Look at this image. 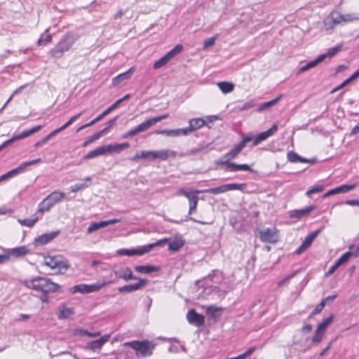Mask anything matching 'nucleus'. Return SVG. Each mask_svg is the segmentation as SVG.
Returning a JSON list of instances; mask_svg holds the SVG:
<instances>
[{
    "label": "nucleus",
    "mask_w": 359,
    "mask_h": 359,
    "mask_svg": "<svg viewBox=\"0 0 359 359\" xmlns=\"http://www.w3.org/2000/svg\"><path fill=\"white\" fill-rule=\"evenodd\" d=\"M229 168L228 171H230V172H237V171H240V170H245V171H250V172L252 171V170L251 169L250 165H248V164H237L236 163L231 161L230 163H229Z\"/></svg>",
    "instance_id": "obj_29"
},
{
    "label": "nucleus",
    "mask_w": 359,
    "mask_h": 359,
    "mask_svg": "<svg viewBox=\"0 0 359 359\" xmlns=\"http://www.w3.org/2000/svg\"><path fill=\"white\" fill-rule=\"evenodd\" d=\"M183 49V46L181 44L176 45L172 49L168 51L165 55L170 60L175 55L180 53Z\"/></svg>",
    "instance_id": "obj_48"
},
{
    "label": "nucleus",
    "mask_w": 359,
    "mask_h": 359,
    "mask_svg": "<svg viewBox=\"0 0 359 359\" xmlns=\"http://www.w3.org/2000/svg\"><path fill=\"white\" fill-rule=\"evenodd\" d=\"M206 313L212 318H217L219 316L220 309L213 305L208 306L206 307Z\"/></svg>",
    "instance_id": "obj_46"
},
{
    "label": "nucleus",
    "mask_w": 359,
    "mask_h": 359,
    "mask_svg": "<svg viewBox=\"0 0 359 359\" xmlns=\"http://www.w3.org/2000/svg\"><path fill=\"white\" fill-rule=\"evenodd\" d=\"M323 332L318 331V329L316 330V333L312 338L313 343H319L323 338Z\"/></svg>",
    "instance_id": "obj_58"
},
{
    "label": "nucleus",
    "mask_w": 359,
    "mask_h": 359,
    "mask_svg": "<svg viewBox=\"0 0 359 359\" xmlns=\"http://www.w3.org/2000/svg\"><path fill=\"white\" fill-rule=\"evenodd\" d=\"M106 154H107V152L106 147L104 145V146L97 147V148L89 151L86 155H85L83 156V159L84 160L91 159V158H96L101 155H104Z\"/></svg>",
    "instance_id": "obj_22"
},
{
    "label": "nucleus",
    "mask_w": 359,
    "mask_h": 359,
    "mask_svg": "<svg viewBox=\"0 0 359 359\" xmlns=\"http://www.w3.org/2000/svg\"><path fill=\"white\" fill-rule=\"evenodd\" d=\"M59 233L60 231L43 233L35 238L34 245L36 246H43L56 238Z\"/></svg>",
    "instance_id": "obj_12"
},
{
    "label": "nucleus",
    "mask_w": 359,
    "mask_h": 359,
    "mask_svg": "<svg viewBox=\"0 0 359 359\" xmlns=\"http://www.w3.org/2000/svg\"><path fill=\"white\" fill-rule=\"evenodd\" d=\"M170 61L169 58L165 55L162 57H161L159 60H156L154 64V68L155 69H158L163 67L165 65H166Z\"/></svg>",
    "instance_id": "obj_51"
},
{
    "label": "nucleus",
    "mask_w": 359,
    "mask_h": 359,
    "mask_svg": "<svg viewBox=\"0 0 359 359\" xmlns=\"http://www.w3.org/2000/svg\"><path fill=\"white\" fill-rule=\"evenodd\" d=\"M217 86L223 93H229L234 89V85L231 82L221 81L217 83Z\"/></svg>",
    "instance_id": "obj_34"
},
{
    "label": "nucleus",
    "mask_w": 359,
    "mask_h": 359,
    "mask_svg": "<svg viewBox=\"0 0 359 359\" xmlns=\"http://www.w3.org/2000/svg\"><path fill=\"white\" fill-rule=\"evenodd\" d=\"M31 289L41 292L43 294L54 293L59 291L60 285L53 282L50 278L37 276L25 282Z\"/></svg>",
    "instance_id": "obj_1"
},
{
    "label": "nucleus",
    "mask_w": 359,
    "mask_h": 359,
    "mask_svg": "<svg viewBox=\"0 0 359 359\" xmlns=\"http://www.w3.org/2000/svg\"><path fill=\"white\" fill-rule=\"evenodd\" d=\"M134 71L135 67H132L128 71L119 74L118 75L112 79V84L114 86H118L125 83L126 81L130 79L133 74L134 73Z\"/></svg>",
    "instance_id": "obj_17"
},
{
    "label": "nucleus",
    "mask_w": 359,
    "mask_h": 359,
    "mask_svg": "<svg viewBox=\"0 0 359 359\" xmlns=\"http://www.w3.org/2000/svg\"><path fill=\"white\" fill-rule=\"evenodd\" d=\"M75 42L72 35H66L59 43L49 51V55L55 58L61 57L65 52L68 51Z\"/></svg>",
    "instance_id": "obj_5"
},
{
    "label": "nucleus",
    "mask_w": 359,
    "mask_h": 359,
    "mask_svg": "<svg viewBox=\"0 0 359 359\" xmlns=\"http://www.w3.org/2000/svg\"><path fill=\"white\" fill-rule=\"evenodd\" d=\"M282 97V95H278L277 97L270 100V101H268V102H264V103H262L258 109H257V111H264L272 106H273L274 104H276L280 100V98Z\"/></svg>",
    "instance_id": "obj_38"
},
{
    "label": "nucleus",
    "mask_w": 359,
    "mask_h": 359,
    "mask_svg": "<svg viewBox=\"0 0 359 359\" xmlns=\"http://www.w3.org/2000/svg\"><path fill=\"white\" fill-rule=\"evenodd\" d=\"M123 345L135 350L137 352V354L140 353L142 356L151 355L152 354L153 349L155 348V345L149 341L135 340L125 342Z\"/></svg>",
    "instance_id": "obj_6"
},
{
    "label": "nucleus",
    "mask_w": 359,
    "mask_h": 359,
    "mask_svg": "<svg viewBox=\"0 0 359 359\" xmlns=\"http://www.w3.org/2000/svg\"><path fill=\"white\" fill-rule=\"evenodd\" d=\"M98 229H100V228L97 224L96 222L92 223L87 229V233L90 234Z\"/></svg>",
    "instance_id": "obj_64"
},
{
    "label": "nucleus",
    "mask_w": 359,
    "mask_h": 359,
    "mask_svg": "<svg viewBox=\"0 0 359 359\" xmlns=\"http://www.w3.org/2000/svg\"><path fill=\"white\" fill-rule=\"evenodd\" d=\"M43 264L51 269H57L60 273H64L69 268L67 261L62 260L56 256L45 257Z\"/></svg>",
    "instance_id": "obj_8"
},
{
    "label": "nucleus",
    "mask_w": 359,
    "mask_h": 359,
    "mask_svg": "<svg viewBox=\"0 0 359 359\" xmlns=\"http://www.w3.org/2000/svg\"><path fill=\"white\" fill-rule=\"evenodd\" d=\"M168 240V238L161 239L154 243H150L149 245H144L137 249H120L117 251V254L121 256L142 255L145 253L149 252L150 250H151V249H153L156 246L163 245L164 243H167Z\"/></svg>",
    "instance_id": "obj_4"
},
{
    "label": "nucleus",
    "mask_w": 359,
    "mask_h": 359,
    "mask_svg": "<svg viewBox=\"0 0 359 359\" xmlns=\"http://www.w3.org/2000/svg\"><path fill=\"white\" fill-rule=\"evenodd\" d=\"M183 49V46L181 44L176 45L172 49L168 51L165 55L170 60L175 55L180 53Z\"/></svg>",
    "instance_id": "obj_47"
},
{
    "label": "nucleus",
    "mask_w": 359,
    "mask_h": 359,
    "mask_svg": "<svg viewBox=\"0 0 359 359\" xmlns=\"http://www.w3.org/2000/svg\"><path fill=\"white\" fill-rule=\"evenodd\" d=\"M109 338L110 334H104L99 339L88 342L86 344V348L91 351L100 349L102 347V346L109 341Z\"/></svg>",
    "instance_id": "obj_19"
},
{
    "label": "nucleus",
    "mask_w": 359,
    "mask_h": 359,
    "mask_svg": "<svg viewBox=\"0 0 359 359\" xmlns=\"http://www.w3.org/2000/svg\"><path fill=\"white\" fill-rule=\"evenodd\" d=\"M107 152L111 153V152H116V153H120L121 151L128 149L130 147L129 143L124 142L121 144H109L105 145Z\"/></svg>",
    "instance_id": "obj_23"
},
{
    "label": "nucleus",
    "mask_w": 359,
    "mask_h": 359,
    "mask_svg": "<svg viewBox=\"0 0 359 359\" xmlns=\"http://www.w3.org/2000/svg\"><path fill=\"white\" fill-rule=\"evenodd\" d=\"M139 133H140V132L136 126V127L132 128L130 130L128 131L127 133H124L123 135V138L126 139L130 137L137 135Z\"/></svg>",
    "instance_id": "obj_56"
},
{
    "label": "nucleus",
    "mask_w": 359,
    "mask_h": 359,
    "mask_svg": "<svg viewBox=\"0 0 359 359\" xmlns=\"http://www.w3.org/2000/svg\"><path fill=\"white\" fill-rule=\"evenodd\" d=\"M109 282L103 281L102 283H96L90 285L79 284L74 285L70 289V292L72 294L79 292L81 294H89L100 290L102 287L107 285Z\"/></svg>",
    "instance_id": "obj_7"
},
{
    "label": "nucleus",
    "mask_w": 359,
    "mask_h": 359,
    "mask_svg": "<svg viewBox=\"0 0 359 359\" xmlns=\"http://www.w3.org/2000/svg\"><path fill=\"white\" fill-rule=\"evenodd\" d=\"M138 280H139V281L136 283L119 287L118 288V292L121 293L132 292L138 290L144 287L148 283V280L146 279H138Z\"/></svg>",
    "instance_id": "obj_11"
},
{
    "label": "nucleus",
    "mask_w": 359,
    "mask_h": 359,
    "mask_svg": "<svg viewBox=\"0 0 359 359\" xmlns=\"http://www.w3.org/2000/svg\"><path fill=\"white\" fill-rule=\"evenodd\" d=\"M116 275L125 280H138L139 278L136 276H134L131 269L128 267H126L122 273L116 272Z\"/></svg>",
    "instance_id": "obj_31"
},
{
    "label": "nucleus",
    "mask_w": 359,
    "mask_h": 359,
    "mask_svg": "<svg viewBox=\"0 0 359 359\" xmlns=\"http://www.w3.org/2000/svg\"><path fill=\"white\" fill-rule=\"evenodd\" d=\"M217 39V36H212V37H210L209 39H208L207 40H205L203 43V48L206 49L212 46H213L215 43V41Z\"/></svg>",
    "instance_id": "obj_59"
},
{
    "label": "nucleus",
    "mask_w": 359,
    "mask_h": 359,
    "mask_svg": "<svg viewBox=\"0 0 359 359\" xmlns=\"http://www.w3.org/2000/svg\"><path fill=\"white\" fill-rule=\"evenodd\" d=\"M201 190H194L191 189H183L181 188L177 190V195H182L185 196L189 201V210L188 215L186 216L187 219L191 220L194 222L202 224H207L208 222L197 220L193 217H191L190 215L192 212H195L196 210L198 201V194H201Z\"/></svg>",
    "instance_id": "obj_2"
},
{
    "label": "nucleus",
    "mask_w": 359,
    "mask_h": 359,
    "mask_svg": "<svg viewBox=\"0 0 359 359\" xmlns=\"http://www.w3.org/2000/svg\"><path fill=\"white\" fill-rule=\"evenodd\" d=\"M52 41V35L51 34H47L44 36V34H42L40 37V39L38 40L37 43L39 46H43L49 43Z\"/></svg>",
    "instance_id": "obj_53"
},
{
    "label": "nucleus",
    "mask_w": 359,
    "mask_h": 359,
    "mask_svg": "<svg viewBox=\"0 0 359 359\" xmlns=\"http://www.w3.org/2000/svg\"><path fill=\"white\" fill-rule=\"evenodd\" d=\"M226 191H232V190H239L241 191H244L247 187L246 183H231V184H226Z\"/></svg>",
    "instance_id": "obj_42"
},
{
    "label": "nucleus",
    "mask_w": 359,
    "mask_h": 359,
    "mask_svg": "<svg viewBox=\"0 0 359 359\" xmlns=\"http://www.w3.org/2000/svg\"><path fill=\"white\" fill-rule=\"evenodd\" d=\"M74 313V310L72 308H68L65 305H62L59 308L57 316L59 319L63 320L69 318L71 315H73Z\"/></svg>",
    "instance_id": "obj_27"
},
{
    "label": "nucleus",
    "mask_w": 359,
    "mask_h": 359,
    "mask_svg": "<svg viewBox=\"0 0 359 359\" xmlns=\"http://www.w3.org/2000/svg\"><path fill=\"white\" fill-rule=\"evenodd\" d=\"M176 156V152L170 149L153 151V160L159 159L161 161H165L169 158H175Z\"/></svg>",
    "instance_id": "obj_18"
},
{
    "label": "nucleus",
    "mask_w": 359,
    "mask_h": 359,
    "mask_svg": "<svg viewBox=\"0 0 359 359\" xmlns=\"http://www.w3.org/2000/svg\"><path fill=\"white\" fill-rule=\"evenodd\" d=\"M79 332L81 334L87 335L90 337H95L100 334V332H90L85 330H81Z\"/></svg>",
    "instance_id": "obj_62"
},
{
    "label": "nucleus",
    "mask_w": 359,
    "mask_h": 359,
    "mask_svg": "<svg viewBox=\"0 0 359 359\" xmlns=\"http://www.w3.org/2000/svg\"><path fill=\"white\" fill-rule=\"evenodd\" d=\"M88 185L86 184H84V183H81V184H76L74 185H72L69 187V189L73 193H76L78 191L82 189H84L86 187H87Z\"/></svg>",
    "instance_id": "obj_57"
},
{
    "label": "nucleus",
    "mask_w": 359,
    "mask_h": 359,
    "mask_svg": "<svg viewBox=\"0 0 359 359\" xmlns=\"http://www.w3.org/2000/svg\"><path fill=\"white\" fill-rule=\"evenodd\" d=\"M341 47H342L341 45L336 46L329 49L326 53L321 54L319 56H324L323 60H325L327 57L331 58L333 56H334L339 51L341 50Z\"/></svg>",
    "instance_id": "obj_44"
},
{
    "label": "nucleus",
    "mask_w": 359,
    "mask_h": 359,
    "mask_svg": "<svg viewBox=\"0 0 359 359\" xmlns=\"http://www.w3.org/2000/svg\"><path fill=\"white\" fill-rule=\"evenodd\" d=\"M41 161V159L39 158L32 161L24 162L22 164H20L18 167L7 172V175H8L10 178H11L13 176H15L18 174L23 172L28 166L40 163Z\"/></svg>",
    "instance_id": "obj_14"
},
{
    "label": "nucleus",
    "mask_w": 359,
    "mask_h": 359,
    "mask_svg": "<svg viewBox=\"0 0 359 359\" xmlns=\"http://www.w3.org/2000/svg\"><path fill=\"white\" fill-rule=\"evenodd\" d=\"M323 189H324V187H323V186H320V185L316 186V187H313L312 189H309V190L306 191V195L308 197H310L313 194H315V193H320V192H321Z\"/></svg>",
    "instance_id": "obj_54"
},
{
    "label": "nucleus",
    "mask_w": 359,
    "mask_h": 359,
    "mask_svg": "<svg viewBox=\"0 0 359 359\" xmlns=\"http://www.w3.org/2000/svg\"><path fill=\"white\" fill-rule=\"evenodd\" d=\"M40 218V214H37V212L32 215V218L29 219H19L18 221L22 226H26L28 227L33 226Z\"/></svg>",
    "instance_id": "obj_28"
},
{
    "label": "nucleus",
    "mask_w": 359,
    "mask_h": 359,
    "mask_svg": "<svg viewBox=\"0 0 359 359\" xmlns=\"http://www.w3.org/2000/svg\"><path fill=\"white\" fill-rule=\"evenodd\" d=\"M287 160L292 163H296V162L305 163V162L309 161V159L304 158L300 156L299 154H297V153H295L292 151H289L287 153Z\"/></svg>",
    "instance_id": "obj_35"
},
{
    "label": "nucleus",
    "mask_w": 359,
    "mask_h": 359,
    "mask_svg": "<svg viewBox=\"0 0 359 359\" xmlns=\"http://www.w3.org/2000/svg\"><path fill=\"white\" fill-rule=\"evenodd\" d=\"M135 270L139 273H150L151 272H155L159 271V267L151 266V265H147V266H136L135 267Z\"/></svg>",
    "instance_id": "obj_33"
},
{
    "label": "nucleus",
    "mask_w": 359,
    "mask_h": 359,
    "mask_svg": "<svg viewBox=\"0 0 359 359\" xmlns=\"http://www.w3.org/2000/svg\"><path fill=\"white\" fill-rule=\"evenodd\" d=\"M253 139L252 136V135H245V136H243V139H242V141L241 142H239L238 144L243 147L244 148L245 146H246V144L248 142H250V141H252Z\"/></svg>",
    "instance_id": "obj_61"
},
{
    "label": "nucleus",
    "mask_w": 359,
    "mask_h": 359,
    "mask_svg": "<svg viewBox=\"0 0 359 359\" xmlns=\"http://www.w3.org/2000/svg\"><path fill=\"white\" fill-rule=\"evenodd\" d=\"M99 138V134H97L96 133H94L83 142V147H86L88 146L90 144L93 143L94 141L98 140Z\"/></svg>",
    "instance_id": "obj_55"
},
{
    "label": "nucleus",
    "mask_w": 359,
    "mask_h": 359,
    "mask_svg": "<svg viewBox=\"0 0 359 359\" xmlns=\"http://www.w3.org/2000/svg\"><path fill=\"white\" fill-rule=\"evenodd\" d=\"M278 130L277 124L274 123L272 126L267 130L262 132L257 135L260 142H262L266 140L269 137L273 135Z\"/></svg>",
    "instance_id": "obj_30"
},
{
    "label": "nucleus",
    "mask_w": 359,
    "mask_h": 359,
    "mask_svg": "<svg viewBox=\"0 0 359 359\" xmlns=\"http://www.w3.org/2000/svg\"><path fill=\"white\" fill-rule=\"evenodd\" d=\"M332 13L334 18V20L337 25L353 22L358 19L354 13L342 14L339 11H332Z\"/></svg>",
    "instance_id": "obj_10"
},
{
    "label": "nucleus",
    "mask_w": 359,
    "mask_h": 359,
    "mask_svg": "<svg viewBox=\"0 0 359 359\" xmlns=\"http://www.w3.org/2000/svg\"><path fill=\"white\" fill-rule=\"evenodd\" d=\"M260 240L262 242L274 243L278 240L276 230L275 229L266 228L259 231Z\"/></svg>",
    "instance_id": "obj_9"
},
{
    "label": "nucleus",
    "mask_w": 359,
    "mask_h": 359,
    "mask_svg": "<svg viewBox=\"0 0 359 359\" xmlns=\"http://www.w3.org/2000/svg\"><path fill=\"white\" fill-rule=\"evenodd\" d=\"M155 124H156V123H155L154 118H151L146 120L144 122H142V123L139 124L138 126H137V128L140 133L146 131L150 127H151L152 126H154Z\"/></svg>",
    "instance_id": "obj_40"
},
{
    "label": "nucleus",
    "mask_w": 359,
    "mask_h": 359,
    "mask_svg": "<svg viewBox=\"0 0 359 359\" xmlns=\"http://www.w3.org/2000/svg\"><path fill=\"white\" fill-rule=\"evenodd\" d=\"M82 114H83V111H81L80 113L72 116L69 119V121H67L64 125H62L61 127L56 129L57 132H58V133H59L61 131L67 128L74 121L77 120Z\"/></svg>",
    "instance_id": "obj_45"
},
{
    "label": "nucleus",
    "mask_w": 359,
    "mask_h": 359,
    "mask_svg": "<svg viewBox=\"0 0 359 359\" xmlns=\"http://www.w3.org/2000/svg\"><path fill=\"white\" fill-rule=\"evenodd\" d=\"M334 319V314H330V316L323 320V321L318 325V331L325 332L328 327V325L332 322Z\"/></svg>",
    "instance_id": "obj_43"
},
{
    "label": "nucleus",
    "mask_w": 359,
    "mask_h": 359,
    "mask_svg": "<svg viewBox=\"0 0 359 359\" xmlns=\"http://www.w3.org/2000/svg\"><path fill=\"white\" fill-rule=\"evenodd\" d=\"M57 134H58V132H57V130L55 129L53 131H52L50 133H49L46 137H44L43 139L41 140L40 141L36 142L35 144H34V147L36 148H38V147H41V145H43L45 143H46L48 142V140H49L50 138H52L53 137H54Z\"/></svg>",
    "instance_id": "obj_50"
},
{
    "label": "nucleus",
    "mask_w": 359,
    "mask_h": 359,
    "mask_svg": "<svg viewBox=\"0 0 359 359\" xmlns=\"http://www.w3.org/2000/svg\"><path fill=\"white\" fill-rule=\"evenodd\" d=\"M351 256V252H346V253L343 254L329 269V270L326 272L325 276L327 277L330 276L340 265L346 262Z\"/></svg>",
    "instance_id": "obj_20"
},
{
    "label": "nucleus",
    "mask_w": 359,
    "mask_h": 359,
    "mask_svg": "<svg viewBox=\"0 0 359 359\" xmlns=\"http://www.w3.org/2000/svg\"><path fill=\"white\" fill-rule=\"evenodd\" d=\"M334 19V18L332 12L327 18H325L323 25L326 30L333 29L334 27L337 25Z\"/></svg>",
    "instance_id": "obj_36"
},
{
    "label": "nucleus",
    "mask_w": 359,
    "mask_h": 359,
    "mask_svg": "<svg viewBox=\"0 0 359 359\" xmlns=\"http://www.w3.org/2000/svg\"><path fill=\"white\" fill-rule=\"evenodd\" d=\"M316 208V205H311L303 209L291 210L289 212V216L291 218L301 219L308 216Z\"/></svg>",
    "instance_id": "obj_16"
},
{
    "label": "nucleus",
    "mask_w": 359,
    "mask_h": 359,
    "mask_svg": "<svg viewBox=\"0 0 359 359\" xmlns=\"http://www.w3.org/2000/svg\"><path fill=\"white\" fill-rule=\"evenodd\" d=\"M356 187L355 184H343L341 186L337 187V191L338 194L339 193H346L351 190H353Z\"/></svg>",
    "instance_id": "obj_52"
},
{
    "label": "nucleus",
    "mask_w": 359,
    "mask_h": 359,
    "mask_svg": "<svg viewBox=\"0 0 359 359\" xmlns=\"http://www.w3.org/2000/svg\"><path fill=\"white\" fill-rule=\"evenodd\" d=\"M324 306H325V301H321V302L319 303L316 306L314 310L311 312V316H314V315H316V314L320 313L321 311L323 310V309L324 308Z\"/></svg>",
    "instance_id": "obj_60"
},
{
    "label": "nucleus",
    "mask_w": 359,
    "mask_h": 359,
    "mask_svg": "<svg viewBox=\"0 0 359 359\" xmlns=\"http://www.w3.org/2000/svg\"><path fill=\"white\" fill-rule=\"evenodd\" d=\"M141 158L149 159L152 161L153 151H141L140 152H137L135 155L131 158V160L135 161Z\"/></svg>",
    "instance_id": "obj_32"
},
{
    "label": "nucleus",
    "mask_w": 359,
    "mask_h": 359,
    "mask_svg": "<svg viewBox=\"0 0 359 359\" xmlns=\"http://www.w3.org/2000/svg\"><path fill=\"white\" fill-rule=\"evenodd\" d=\"M187 318L189 323L198 327L203 325L205 323L204 316L196 313L194 309L188 311Z\"/></svg>",
    "instance_id": "obj_15"
},
{
    "label": "nucleus",
    "mask_w": 359,
    "mask_h": 359,
    "mask_svg": "<svg viewBox=\"0 0 359 359\" xmlns=\"http://www.w3.org/2000/svg\"><path fill=\"white\" fill-rule=\"evenodd\" d=\"M320 229H318L310 234H309L300 245V246L296 250L295 252L297 255H300L305 251L313 243V240L320 233Z\"/></svg>",
    "instance_id": "obj_13"
},
{
    "label": "nucleus",
    "mask_w": 359,
    "mask_h": 359,
    "mask_svg": "<svg viewBox=\"0 0 359 359\" xmlns=\"http://www.w3.org/2000/svg\"><path fill=\"white\" fill-rule=\"evenodd\" d=\"M243 148L239 144H236L232 149H231L224 156V158H229L230 161L235 158L238 154L241 151Z\"/></svg>",
    "instance_id": "obj_37"
},
{
    "label": "nucleus",
    "mask_w": 359,
    "mask_h": 359,
    "mask_svg": "<svg viewBox=\"0 0 359 359\" xmlns=\"http://www.w3.org/2000/svg\"><path fill=\"white\" fill-rule=\"evenodd\" d=\"M157 134L164 135L168 137H178L179 132L177 129L161 130L156 132Z\"/></svg>",
    "instance_id": "obj_49"
},
{
    "label": "nucleus",
    "mask_w": 359,
    "mask_h": 359,
    "mask_svg": "<svg viewBox=\"0 0 359 359\" xmlns=\"http://www.w3.org/2000/svg\"><path fill=\"white\" fill-rule=\"evenodd\" d=\"M29 252L26 246H20L9 250V255L14 257H21L25 256Z\"/></svg>",
    "instance_id": "obj_25"
},
{
    "label": "nucleus",
    "mask_w": 359,
    "mask_h": 359,
    "mask_svg": "<svg viewBox=\"0 0 359 359\" xmlns=\"http://www.w3.org/2000/svg\"><path fill=\"white\" fill-rule=\"evenodd\" d=\"M201 192L207 193V194H219L222 193L226 192V185L223 184L215 188H210L207 189H203Z\"/></svg>",
    "instance_id": "obj_41"
},
{
    "label": "nucleus",
    "mask_w": 359,
    "mask_h": 359,
    "mask_svg": "<svg viewBox=\"0 0 359 359\" xmlns=\"http://www.w3.org/2000/svg\"><path fill=\"white\" fill-rule=\"evenodd\" d=\"M323 57L324 56H318L316 59H315L313 61H311L306 64L305 65L302 66L298 71V74L303 73L306 71H308L309 69L315 67L316 65H318L319 63L322 62L323 61Z\"/></svg>",
    "instance_id": "obj_26"
},
{
    "label": "nucleus",
    "mask_w": 359,
    "mask_h": 359,
    "mask_svg": "<svg viewBox=\"0 0 359 359\" xmlns=\"http://www.w3.org/2000/svg\"><path fill=\"white\" fill-rule=\"evenodd\" d=\"M184 244L181 238H176L169 243L168 249L172 252L178 251Z\"/></svg>",
    "instance_id": "obj_39"
},
{
    "label": "nucleus",
    "mask_w": 359,
    "mask_h": 359,
    "mask_svg": "<svg viewBox=\"0 0 359 359\" xmlns=\"http://www.w3.org/2000/svg\"><path fill=\"white\" fill-rule=\"evenodd\" d=\"M179 135H183V136H187L190 135L192 131L191 130L190 128H178Z\"/></svg>",
    "instance_id": "obj_63"
},
{
    "label": "nucleus",
    "mask_w": 359,
    "mask_h": 359,
    "mask_svg": "<svg viewBox=\"0 0 359 359\" xmlns=\"http://www.w3.org/2000/svg\"><path fill=\"white\" fill-rule=\"evenodd\" d=\"M189 127L193 133L196 130L203 127L205 125V121L201 118H195L190 119L189 121Z\"/></svg>",
    "instance_id": "obj_24"
},
{
    "label": "nucleus",
    "mask_w": 359,
    "mask_h": 359,
    "mask_svg": "<svg viewBox=\"0 0 359 359\" xmlns=\"http://www.w3.org/2000/svg\"><path fill=\"white\" fill-rule=\"evenodd\" d=\"M65 196L64 192L59 191L52 192L39 204L37 214L42 215L45 212H48L55 203L62 201Z\"/></svg>",
    "instance_id": "obj_3"
},
{
    "label": "nucleus",
    "mask_w": 359,
    "mask_h": 359,
    "mask_svg": "<svg viewBox=\"0 0 359 359\" xmlns=\"http://www.w3.org/2000/svg\"><path fill=\"white\" fill-rule=\"evenodd\" d=\"M30 135L31 133H29V130H26L22 132L20 134L13 136L12 138L5 141L2 144L0 145V151L11 145L15 140L25 138Z\"/></svg>",
    "instance_id": "obj_21"
}]
</instances>
